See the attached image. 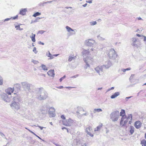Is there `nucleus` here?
I'll use <instances>...</instances> for the list:
<instances>
[{
	"mask_svg": "<svg viewBox=\"0 0 146 146\" xmlns=\"http://www.w3.org/2000/svg\"><path fill=\"white\" fill-rule=\"evenodd\" d=\"M28 104L29 106L31 108L33 107L35 105V103L32 100H29Z\"/></svg>",
	"mask_w": 146,
	"mask_h": 146,
	"instance_id": "nucleus-21",
	"label": "nucleus"
},
{
	"mask_svg": "<svg viewBox=\"0 0 146 146\" xmlns=\"http://www.w3.org/2000/svg\"><path fill=\"white\" fill-rule=\"evenodd\" d=\"M11 19V18H6V19H5V20H4V21H9V20H10Z\"/></svg>",
	"mask_w": 146,
	"mask_h": 146,
	"instance_id": "nucleus-52",
	"label": "nucleus"
},
{
	"mask_svg": "<svg viewBox=\"0 0 146 146\" xmlns=\"http://www.w3.org/2000/svg\"><path fill=\"white\" fill-rule=\"evenodd\" d=\"M143 37H144L143 41L145 42V44H146V36L143 35H142V36Z\"/></svg>",
	"mask_w": 146,
	"mask_h": 146,
	"instance_id": "nucleus-49",
	"label": "nucleus"
},
{
	"mask_svg": "<svg viewBox=\"0 0 146 146\" xmlns=\"http://www.w3.org/2000/svg\"><path fill=\"white\" fill-rule=\"evenodd\" d=\"M127 117L126 115L122 117L121 118V120L120 121H121V123L122 122H123L124 121V120L125 119H126L127 118Z\"/></svg>",
	"mask_w": 146,
	"mask_h": 146,
	"instance_id": "nucleus-39",
	"label": "nucleus"
},
{
	"mask_svg": "<svg viewBox=\"0 0 146 146\" xmlns=\"http://www.w3.org/2000/svg\"><path fill=\"white\" fill-rule=\"evenodd\" d=\"M119 112L118 111H114L110 115V118L112 121H117L119 117Z\"/></svg>",
	"mask_w": 146,
	"mask_h": 146,
	"instance_id": "nucleus-4",
	"label": "nucleus"
},
{
	"mask_svg": "<svg viewBox=\"0 0 146 146\" xmlns=\"http://www.w3.org/2000/svg\"><path fill=\"white\" fill-rule=\"evenodd\" d=\"M79 76V75L78 74H76L72 77L71 78H76V77H78V76Z\"/></svg>",
	"mask_w": 146,
	"mask_h": 146,
	"instance_id": "nucleus-54",
	"label": "nucleus"
},
{
	"mask_svg": "<svg viewBox=\"0 0 146 146\" xmlns=\"http://www.w3.org/2000/svg\"><path fill=\"white\" fill-rule=\"evenodd\" d=\"M47 74L48 75L51 77H54V70H50L48 71Z\"/></svg>",
	"mask_w": 146,
	"mask_h": 146,
	"instance_id": "nucleus-20",
	"label": "nucleus"
},
{
	"mask_svg": "<svg viewBox=\"0 0 146 146\" xmlns=\"http://www.w3.org/2000/svg\"><path fill=\"white\" fill-rule=\"evenodd\" d=\"M15 96H14L13 97V100L14 102H18L20 101V97L17 95L15 93L14 94Z\"/></svg>",
	"mask_w": 146,
	"mask_h": 146,
	"instance_id": "nucleus-17",
	"label": "nucleus"
},
{
	"mask_svg": "<svg viewBox=\"0 0 146 146\" xmlns=\"http://www.w3.org/2000/svg\"><path fill=\"white\" fill-rule=\"evenodd\" d=\"M117 56V54L116 53L114 49H111L110 50L108 56L110 59L113 61V62H118Z\"/></svg>",
	"mask_w": 146,
	"mask_h": 146,
	"instance_id": "nucleus-3",
	"label": "nucleus"
},
{
	"mask_svg": "<svg viewBox=\"0 0 146 146\" xmlns=\"http://www.w3.org/2000/svg\"><path fill=\"white\" fill-rule=\"evenodd\" d=\"M83 60L86 64V65H85L84 68L85 69H87L88 68H89L90 67V65L88 64L89 62L88 60L89 59L86 60V58H84Z\"/></svg>",
	"mask_w": 146,
	"mask_h": 146,
	"instance_id": "nucleus-19",
	"label": "nucleus"
},
{
	"mask_svg": "<svg viewBox=\"0 0 146 146\" xmlns=\"http://www.w3.org/2000/svg\"><path fill=\"white\" fill-rule=\"evenodd\" d=\"M18 17V15H17L13 17H11V18H13V19H17Z\"/></svg>",
	"mask_w": 146,
	"mask_h": 146,
	"instance_id": "nucleus-51",
	"label": "nucleus"
},
{
	"mask_svg": "<svg viewBox=\"0 0 146 146\" xmlns=\"http://www.w3.org/2000/svg\"><path fill=\"white\" fill-rule=\"evenodd\" d=\"M32 36H30V37L32 41L33 42H35L36 41L35 37V34H33V33H32Z\"/></svg>",
	"mask_w": 146,
	"mask_h": 146,
	"instance_id": "nucleus-23",
	"label": "nucleus"
},
{
	"mask_svg": "<svg viewBox=\"0 0 146 146\" xmlns=\"http://www.w3.org/2000/svg\"><path fill=\"white\" fill-rule=\"evenodd\" d=\"M128 119H126L125 120L124 122V124H123L122 125V126H123V125H125L128 122Z\"/></svg>",
	"mask_w": 146,
	"mask_h": 146,
	"instance_id": "nucleus-47",
	"label": "nucleus"
},
{
	"mask_svg": "<svg viewBox=\"0 0 146 146\" xmlns=\"http://www.w3.org/2000/svg\"><path fill=\"white\" fill-rule=\"evenodd\" d=\"M3 84V79L0 76V85H2Z\"/></svg>",
	"mask_w": 146,
	"mask_h": 146,
	"instance_id": "nucleus-40",
	"label": "nucleus"
},
{
	"mask_svg": "<svg viewBox=\"0 0 146 146\" xmlns=\"http://www.w3.org/2000/svg\"><path fill=\"white\" fill-rule=\"evenodd\" d=\"M86 2L87 3H92V1L91 0L89 1H86Z\"/></svg>",
	"mask_w": 146,
	"mask_h": 146,
	"instance_id": "nucleus-60",
	"label": "nucleus"
},
{
	"mask_svg": "<svg viewBox=\"0 0 146 146\" xmlns=\"http://www.w3.org/2000/svg\"><path fill=\"white\" fill-rule=\"evenodd\" d=\"M37 22V21L35 19L34 21H32L31 23H34L36 22Z\"/></svg>",
	"mask_w": 146,
	"mask_h": 146,
	"instance_id": "nucleus-62",
	"label": "nucleus"
},
{
	"mask_svg": "<svg viewBox=\"0 0 146 146\" xmlns=\"http://www.w3.org/2000/svg\"><path fill=\"white\" fill-rule=\"evenodd\" d=\"M103 67L102 66H98L95 68V70L100 75V73H101L103 72Z\"/></svg>",
	"mask_w": 146,
	"mask_h": 146,
	"instance_id": "nucleus-15",
	"label": "nucleus"
},
{
	"mask_svg": "<svg viewBox=\"0 0 146 146\" xmlns=\"http://www.w3.org/2000/svg\"><path fill=\"white\" fill-rule=\"evenodd\" d=\"M134 74H132L131 75V76L129 78V79L130 80L133 78V76H134Z\"/></svg>",
	"mask_w": 146,
	"mask_h": 146,
	"instance_id": "nucleus-56",
	"label": "nucleus"
},
{
	"mask_svg": "<svg viewBox=\"0 0 146 146\" xmlns=\"http://www.w3.org/2000/svg\"><path fill=\"white\" fill-rule=\"evenodd\" d=\"M38 44H42V45H43L44 44V43H43L41 41L39 42H38Z\"/></svg>",
	"mask_w": 146,
	"mask_h": 146,
	"instance_id": "nucleus-55",
	"label": "nucleus"
},
{
	"mask_svg": "<svg viewBox=\"0 0 146 146\" xmlns=\"http://www.w3.org/2000/svg\"><path fill=\"white\" fill-rule=\"evenodd\" d=\"M45 32V31L43 30H40L38 31V34H43L44 32Z\"/></svg>",
	"mask_w": 146,
	"mask_h": 146,
	"instance_id": "nucleus-42",
	"label": "nucleus"
},
{
	"mask_svg": "<svg viewBox=\"0 0 146 146\" xmlns=\"http://www.w3.org/2000/svg\"><path fill=\"white\" fill-rule=\"evenodd\" d=\"M32 62L33 63L35 64H37L38 63V61H36L33 59L32 60Z\"/></svg>",
	"mask_w": 146,
	"mask_h": 146,
	"instance_id": "nucleus-41",
	"label": "nucleus"
},
{
	"mask_svg": "<svg viewBox=\"0 0 146 146\" xmlns=\"http://www.w3.org/2000/svg\"><path fill=\"white\" fill-rule=\"evenodd\" d=\"M82 146H87V144L86 143H84L82 145Z\"/></svg>",
	"mask_w": 146,
	"mask_h": 146,
	"instance_id": "nucleus-64",
	"label": "nucleus"
},
{
	"mask_svg": "<svg viewBox=\"0 0 146 146\" xmlns=\"http://www.w3.org/2000/svg\"><path fill=\"white\" fill-rule=\"evenodd\" d=\"M75 57H76L75 56L74 57V56H69V58H68V61L69 62H71L72 60L75 59Z\"/></svg>",
	"mask_w": 146,
	"mask_h": 146,
	"instance_id": "nucleus-29",
	"label": "nucleus"
},
{
	"mask_svg": "<svg viewBox=\"0 0 146 146\" xmlns=\"http://www.w3.org/2000/svg\"><path fill=\"white\" fill-rule=\"evenodd\" d=\"M37 126V127H39L40 128V129L41 130H42V129H43V127H41V126H39V125H38V126Z\"/></svg>",
	"mask_w": 146,
	"mask_h": 146,
	"instance_id": "nucleus-58",
	"label": "nucleus"
},
{
	"mask_svg": "<svg viewBox=\"0 0 146 146\" xmlns=\"http://www.w3.org/2000/svg\"><path fill=\"white\" fill-rule=\"evenodd\" d=\"M125 69L126 70V71L129 70L131 69V68H128Z\"/></svg>",
	"mask_w": 146,
	"mask_h": 146,
	"instance_id": "nucleus-61",
	"label": "nucleus"
},
{
	"mask_svg": "<svg viewBox=\"0 0 146 146\" xmlns=\"http://www.w3.org/2000/svg\"><path fill=\"white\" fill-rule=\"evenodd\" d=\"M15 87L18 89H20L21 88L20 84H17L14 85Z\"/></svg>",
	"mask_w": 146,
	"mask_h": 146,
	"instance_id": "nucleus-35",
	"label": "nucleus"
},
{
	"mask_svg": "<svg viewBox=\"0 0 146 146\" xmlns=\"http://www.w3.org/2000/svg\"><path fill=\"white\" fill-rule=\"evenodd\" d=\"M66 29L67 31L68 32H70V31H76V29H72L70 27H69L68 26H66Z\"/></svg>",
	"mask_w": 146,
	"mask_h": 146,
	"instance_id": "nucleus-25",
	"label": "nucleus"
},
{
	"mask_svg": "<svg viewBox=\"0 0 146 146\" xmlns=\"http://www.w3.org/2000/svg\"><path fill=\"white\" fill-rule=\"evenodd\" d=\"M134 128L133 126H131L130 127V129L129 132L131 135H132L134 133Z\"/></svg>",
	"mask_w": 146,
	"mask_h": 146,
	"instance_id": "nucleus-27",
	"label": "nucleus"
},
{
	"mask_svg": "<svg viewBox=\"0 0 146 146\" xmlns=\"http://www.w3.org/2000/svg\"><path fill=\"white\" fill-rule=\"evenodd\" d=\"M85 131L88 135L92 137L93 136V135L91 133L92 131V129L91 127L89 126L88 127L86 128Z\"/></svg>",
	"mask_w": 146,
	"mask_h": 146,
	"instance_id": "nucleus-14",
	"label": "nucleus"
},
{
	"mask_svg": "<svg viewBox=\"0 0 146 146\" xmlns=\"http://www.w3.org/2000/svg\"><path fill=\"white\" fill-rule=\"evenodd\" d=\"M26 9H22L20 11V14L22 15H25L26 14V11H27Z\"/></svg>",
	"mask_w": 146,
	"mask_h": 146,
	"instance_id": "nucleus-24",
	"label": "nucleus"
},
{
	"mask_svg": "<svg viewBox=\"0 0 146 146\" xmlns=\"http://www.w3.org/2000/svg\"><path fill=\"white\" fill-rule=\"evenodd\" d=\"M138 40L135 38H133L132 39V42L131 45L132 46L137 47L138 46Z\"/></svg>",
	"mask_w": 146,
	"mask_h": 146,
	"instance_id": "nucleus-13",
	"label": "nucleus"
},
{
	"mask_svg": "<svg viewBox=\"0 0 146 146\" xmlns=\"http://www.w3.org/2000/svg\"><path fill=\"white\" fill-rule=\"evenodd\" d=\"M55 110L53 107H50L49 110V115L50 117H53L55 116V114L54 113Z\"/></svg>",
	"mask_w": 146,
	"mask_h": 146,
	"instance_id": "nucleus-9",
	"label": "nucleus"
},
{
	"mask_svg": "<svg viewBox=\"0 0 146 146\" xmlns=\"http://www.w3.org/2000/svg\"><path fill=\"white\" fill-rule=\"evenodd\" d=\"M132 97V96H129V97H127L125 98V100L127 101V100L128 99H129L130 98H131Z\"/></svg>",
	"mask_w": 146,
	"mask_h": 146,
	"instance_id": "nucleus-53",
	"label": "nucleus"
},
{
	"mask_svg": "<svg viewBox=\"0 0 146 146\" xmlns=\"http://www.w3.org/2000/svg\"><path fill=\"white\" fill-rule=\"evenodd\" d=\"M61 118H62V119H63V120H66L65 117L64 115H62L61 116Z\"/></svg>",
	"mask_w": 146,
	"mask_h": 146,
	"instance_id": "nucleus-48",
	"label": "nucleus"
},
{
	"mask_svg": "<svg viewBox=\"0 0 146 146\" xmlns=\"http://www.w3.org/2000/svg\"><path fill=\"white\" fill-rule=\"evenodd\" d=\"M141 125V123L139 121H137L135 123L134 126L135 128L137 129L139 128Z\"/></svg>",
	"mask_w": 146,
	"mask_h": 146,
	"instance_id": "nucleus-18",
	"label": "nucleus"
},
{
	"mask_svg": "<svg viewBox=\"0 0 146 146\" xmlns=\"http://www.w3.org/2000/svg\"><path fill=\"white\" fill-rule=\"evenodd\" d=\"M112 65V63L110 60H108L105 62L104 64L102 66L105 68H108Z\"/></svg>",
	"mask_w": 146,
	"mask_h": 146,
	"instance_id": "nucleus-11",
	"label": "nucleus"
},
{
	"mask_svg": "<svg viewBox=\"0 0 146 146\" xmlns=\"http://www.w3.org/2000/svg\"><path fill=\"white\" fill-rule=\"evenodd\" d=\"M54 145H55L56 146H61L60 145L57 144L56 143L54 142L53 143Z\"/></svg>",
	"mask_w": 146,
	"mask_h": 146,
	"instance_id": "nucleus-57",
	"label": "nucleus"
},
{
	"mask_svg": "<svg viewBox=\"0 0 146 146\" xmlns=\"http://www.w3.org/2000/svg\"><path fill=\"white\" fill-rule=\"evenodd\" d=\"M47 111H47V110H42L41 111L42 113H43V114L47 113Z\"/></svg>",
	"mask_w": 146,
	"mask_h": 146,
	"instance_id": "nucleus-45",
	"label": "nucleus"
},
{
	"mask_svg": "<svg viewBox=\"0 0 146 146\" xmlns=\"http://www.w3.org/2000/svg\"><path fill=\"white\" fill-rule=\"evenodd\" d=\"M86 44L87 46H93V45L95 43L94 40L92 39H89L86 40Z\"/></svg>",
	"mask_w": 146,
	"mask_h": 146,
	"instance_id": "nucleus-12",
	"label": "nucleus"
},
{
	"mask_svg": "<svg viewBox=\"0 0 146 146\" xmlns=\"http://www.w3.org/2000/svg\"><path fill=\"white\" fill-rule=\"evenodd\" d=\"M22 87L26 92H29L30 90V87L32 85L27 82L21 83Z\"/></svg>",
	"mask_w": 146,
	"mask_h": 146,
	"instance_id": "nucleus-5",
	"label": "nucleus"
},
{
	"mask_svg": "<svg viewBox=\"0 0 146 146\" xmlns=\"http://www.w3.org/2000/svg\"><path fill=\"white\" fill-rule=\"evenodd\" d=\"M53 1H47L45 2H44L42 4V6H44L43 4H47L48 3H51L52 2H53Z\"/></svg>",
	"mask_w": 146,
	"mask_h": 146,
	"instance_id": "nucleus-43",
	"label": "nucleus"
},
{
	"mask_svg": "<svg viewBox=\"0 0 146 146\" xmlns=\"http://www.w3.org/2000/svg\"><path fill=\"white\" fill-rule=\"evenodd\" d=\"M121 71L125 72L126 71V70L125 69H123H123H121Z\"/></svg>",
	"mask_w": 146,
	"mask_h": 146,
	"instance_id": "nucleus-63",
	"label": "nucleus"
},
{
	"mask_svg": "<svg viewBox=\"0 0 146 146\" xmlns=\"http://www.w3.org/2000/svg\"><path fill=\"white\" fill-rule=\"evenodd\" d=\"M119 94H120L119 92H117L114 93L113 95H112L110 97L111 99H114L119 96Z\"/></svg>",
	"mask_w": 146,
	"mask_h": 146,
	"instance_id": "nucleus-22",
	"label": "nucleus"
},
{
	"mask_svg": "<svg viewBox=\"0 0 146 146\" xmlns=\"http://www.w3.org/2000/svg\"><path fill=\"white\" fill-rule=\"evenodd\" d=\"M89 50V49H88L87 50L84 49V50L82 52L84 57L85 56L86 58H86V60L88 59V58H89L88 55H89L90 53Z\"/></svg>",
	"mask_w": 146,
	"mask_h": 146,
	"instance_id": "nucleus-10",
	"label": "nucleus"
},
{
	"mask_svg": "<svg viewBox=\"0 0 146 146\" xmlns=\"http://www.w3.org/2000/svg\"><path fill=\"white\" fill-rule=\"evenodd\" d=\"M11 106L13 108L18 110L20 108V104L18 102H14L11 105Z\"/></svg>",
	"mask_w": 146,
	"mask_h": 146,
	"instance_id": "nucleus-8",
	"label": "nucleus"
},
{
	"mask_svg": "<svg viewBox=\"0 0 146 146\" xmlns=\"http://www.w3.org/2000/svg\"><path fill=\"white\" fill-rule=\"evenodd\" d=\"M15 28H16L17 30L19 29L20 28V26L19 25H16L15 26Z\"/></svg>",
	"mask_w": 146,
	"mask_h": 146,
	"instance_id": "nucleus-50",
	"label": "nucleus"
},
{
	"mask_svg": "<svg viewBox=\"0 0 146 146\" xmlns=\"http://www.w3.org/2000/svg\"><path fill=\"white\" fill-rule=\"evenodd\" d=\"M41 15V13L38 12H37L35 13L33 15V16L36 17V16L40 15Z\"/></svg>",
	"mask_w": 146,
	"mask_h": 146,
	"instance_id": "nucleus-32",
	"label": "nucleus"
},
{
	"mask_svg": "<svg viewBox=\"0 0 146 146\" xmlns=\"http://www.w3.org/2000/svg\"><path fill=\"white\" fill-rule=\"evenodd\" d=\"M102 109L100 108H98V109H94V113H96V112H102Z\"/></svg>",
	"mask_w": 146,
	"mask_h": 146,
	"instance_id": "nucleus-30",
	"label": "nucleus"
},
{
	"mask_svg": "<svg viewBox=\"0 0 146 146\" xmlns=\"http://www.w3.org/2000/svg\"><path fill=\"white\" fill-rule=\"evenodd\" d=\"M14 90V88H12L10 87H9L7 89L5 90V92L9 95H11V93H13Z\"/></svg>",
	"mask_w": 146,
	"mask_h": 146,
	"instance_id": "nucleus-16",
	"label": "nucleus"
},
{
	"mask_svg": "<svg viewBox=\"0 0 146 146\" xmlns=\"http://www.w3.org/2000/svg\"><path fill=\"white\" fill-rule=\"evenodd\" d=\"M127 119H130L131 121L132 119V115L131 114H129L128 115V117Z\"/></svg>",
	"mask_w": 146,
	"mask_h": 146,
	"instance_id": "nucleus-38",
	"label": "nucleus"
},
{
	"mask_svg": "<svg viewBox=\"0 0 146 146\" xmlns=\"http://www.w3.org/2000/svg\"><path fill=\"white\" fill-rule=\"evenodd\" d=\"M33 51L35 54H36L38 52L36 50V48L35 47L33 48Z\"/></svg>",
	"mask_w": 146,
	"mask_h": 146,
	"instance_id": "nucleus-44",
	"label": "nucleus"
},
{
	"mask_svg": "<svg viewBox=\"0 0 146 146\" xmlns=\"http://www.w3.org/2000/svg\"><path fill=\"white\" fill-rule=\"evenodd\" d=\"M66 77V76L65 75H64L63 77L61 78H60L59 79L60 81L61 82Z\"/></svg>",
	"mask_w": 146,
	"mask_h": 146,
	"instance_id": "nucleus-46",
	"label": "nucleus"
},
{
	"mask_svg": "<svg viewBox=\"0 0 146 146\" xmlns=\"http://www.w3.org/2000/svg\"><path fill=\"white\" fill-rule=\"evenodd\" d=\"M141 144L142 145V146H146V141L144 139L141 141Z\"/></svg>",
	"mask_w": 146,
	"mask_h": 146,
	"instance_id": "nucleus-31",
	"label": "nucleus"
},
{
	"mask_svg": "<svg viewBox=\"0 0 146 146\" xmlns=\"http://www.w3.org/2000/svg\"><path fill=\"white\" fill-rule=\"evenodd\" d=\"M117 56V54L116 53L114 49H111L110 50L108 56L110 59L113 61V62H118Z\"/></svg>",
	"mask_w": 146,
	"mask_h": 146,
	"instance_id": "nucleus-2",
	"label": "nucleus"
},
{
	"mask_svg": "<svg viewBox=\"0 0 146 146\" xmlns=\"http://www.w3.org/2000/svg\"><path fill=\"white\" fill-rule=\"evenodd\" d=\"M102 127V125H99L97 127V128L95 129L94 131H98L100 130L101 128Z\"/></svg>",
	"mask_w": 146,
	"mask_h": 146,
	"instance_id": "nucleus-34",
	"label": "nucleus"
},
{
	"mask_svg": "<svg viewBox=\"0 0 146 146\" xmlns=\"http://www.w3.org/2000/svg\"><path fill=\"white\" fill-rule=\"evenodd\" d=\"M41 67L42 69L44 70H48L46 66L44 64H42L41 66Z\"/></svg>",
	"mask_w": 146,
	"mask_h": 146,
	"instance_id": "nucleus-33",
	"label": "nucleus"
},
{
	"mask_svg": "<svg viewBox=\"0 0 146 146\" xmlns=\"http://www.w3.org/2000/svg\"><path fill=\"white\" fill-rule=\"evenodd\" d=\"M29 131L30 132H31V133H32L34 135H35L36 136V137H38V138H39V139H41V138L39 137L36 134H35V133H34L32 131H31L30 130H29Z\"/></svg>",
	"mask_w": 146,
	"mask_h": 146,
	"instance_id": "nucleus-36",
	"label": "nucleus"
},
{
	"mask_svg": "<svg viewBox=\"0 0 146 146\" xmlns=\"http://www.w3.org/2000/svg\"><path fill=\"white\" fill-rule=\"evenodd\" d=\"M97 22L96 21H93L90 22V24L91 25H94L97 24Z\"/></svg>",
	"mask_w": 146,
	"mask_h": 146,
	"instance_id": "nucleus-37",
	"label": "nucleus"
},
{
	"mask_svg": "<svg viewBox=\"0 0 146 146\" xmlns=\"http://www.w3.org/2000/svg\"><path fill=\"white\" fill-rule=\"evenodd\" d=\"M0 135L2 137L5 136L4 135L2 132H0Z\"/></svg>",
	"mask_w": 146,
	"mask_h": 146,
	"instance_id": "nucleus-59",
	"label": "nucleus"
},
{
	"mask_svg": "<svg viewBox=\"0 0 146 146\" xmlns=\"http://www.w3.org/2000/svg\"><path fill=\"white\" fill-rule=\"evenodd\" d=\"M48 97L47 93L43 88H40L38 89L37 93L36 98L39 100H44Z\"/></svg>",
	"mask_w": 146,
	"mask_h": 146,
	"instance_id": "nucleus-1",
	"label": "nucleus"
},
{
	"mask_svg": "<svg viewBox=\"0 0 146 146\" xmlns=\"http://www.w3.org/2000/svg\"><path fill=\"white\" fill-rule=\"evenodd\" d=\"M73 122V121L72 119L69 118L68 119L63 120L62 124L66 126H70L72 125Z\"/></svg>",
	"mask_w": 146,
	"mask_h": 146,
	"instance_id": "nucleus-7",
	"label": "nucleus"
},
{
	"mask_svg": "<svg viewBox=\"0 0 146 146\" xmlns=\"http://www.w3.org/2000/svg\"><path fill=\"white\" fill-rule=\"evenodd\" d=\"M1 98L7 102H9L10 101L11 99L10 97L8 96L5 93H2L0 95Z\"/></svg>",
	"mask_w": 146,
	"mask_h": 146,
	"instance_id": "nucleus-6",
	"label": "nucleus"
},
{
	"mask_svg": "<svg viewBox=\"0 0 146 146\" xmlns=\"http://www.w3.org/2000/svg\"><path fill=\"white\" fill-rule=\"evenodd\" d=\"M48 54L47 53H46V55L48 57L50 58L49 59H53V56L50 53L49 51H48Z\"/></svg>",
	"mask_w": 146,
	"mask_h": 146,
	"instance_id": "nucleus-28",
	"label": "nucleus"
},
{
	"mask_svg": "<svg viewBox=\"0 0 146 146\" xmlns=\"http://www.w3.org/2000/svg\"><path fill=\"white\" fill-rule=\"evenodd\" d=\"M120 116H121L123 117V116H125V111L124 110L122 109L121 110V111L120 112Z\"/></svg>",
	"mask_w": 146,
	"mask_h": 146,
	"instance_id": "nucleus-26",
	"label": "nucleus"
}]
</instances>
